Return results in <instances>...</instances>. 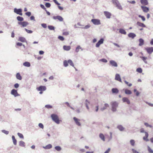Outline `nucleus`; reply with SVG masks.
Listing matches in <instances>:
<instances>
[{
  "label": "nucleus",
  "mask_w": 153,
  "mask_h": 153,
  "mask_svg": "<svg viewBox=\"0 0 153 153\" xmlns=\"http://www.w3.org/2000/svg\"><path fill=\"white\" fill-rule=\"evenodd\" d=\"M18 24L22 27H25L28 25V23L27 22H19Z\"/></svg>",
  "instance_id": "39448f33"
},
{
  "label": "nucleus",
  "mask_w": 153,
  "mask_h": 153,
  "mask_svg": "<svg viewBox=\"0 0 153 153\" xmlns=\"http://www.w3.org/2000/svg\"><path fill=\"white\" fill-rule=\"evenodd\" d=\"M2 131L3 133H4V134H9V132L8 131L3 130H2Z\"/></svg>",
  "instance_id": "6e6d98bb"
},
{
  "label": "nucleus",
  "mask_w": 153,
  "mask_h": 153,
  "mask_svg": "<svg viewBox=\"0 0 153 153\" xmlns=\"http://www.w3.org/2000/svg\"><path fill=\"white\" fill-rule=\"evenodd\" d=\"M141 7L143 10V11L145 13H147L149 10V8L146 7L141 6Z\"/></svg>",
  "instance_id": "9d476101"
},
{
  "label": "nucleus",
  "mask_w": 153,
  "mask_h": 153,
  "mask_svg": "<svg viewBox=\"0 0 153 153\" xmlns=\"http://www.w3.org/2000/svg\"><path fill=\"white\" fill-rule=\"evenodd\" d=\"M53 19L55 20L58 19L60 22H62L63 20V18L59 16H53Z\"/></svg>",
  "instance_id": "0eeeda50"
},
{
  "label": "nucleus",
  "mask_w": 153,
  "mask_h": 153,
  "mask_svg": "<svg viewBox=\"0 0 153 153\" xmlns=\"http://www.w3.org/2000/svg\"><path fill=\"white\" fill-rule=\"evenodd\" d=\"M48 28L50 30H54V27L52 26H48Z\"/></svg>",
  "instance_id": "8fccbe9b"
},
{
  "label": "nucleus",
  "mask_w": 153,
  "mask_h": 153,
  "mask_svg": "<svg viewBox=\"0 0 153 153\" xmlns=\"http://www.w3.org/2000/svg\"><path fill=\"white\" fill-rule=\"evenodd\" d=\"M110 137H108V140H110L112 138V133L111 132L110 133Z\"/></svg>",
  "instance_id": "e2e57ef3"
},
{
  "label": "nucleus",
  "mask_w": 153,
  "mask_h": 153,
  "mask_svg": "<svg viewBox=\"0 0 153 153\" xmlns=\"http://www.w3.org/2000/svg\"><path fill=\"white\" fill-rule=\"evenodd\" d=\"M148 149L149 152L150 153H153V151L149 146L148 147Z\"/></svg>",
  "instance_id": "a18cd8bd"
},
{
  "label": "nucleus",
  "mask_w": 153,
  "mask_h": 153,
  "mask_svg": "<svg viewBox=\"0 0 153 153\" xmlns=\"http://www.w3.org/2000/svg\"><path fill=\"white\" fill-rule=\"evenodd\" d=\"M144 125L146 127H149L150 128H152V126L150 125H149L147 123H144Z\"/></svg>",
  "instance_id": "5fc2aeb1"
},
{
  "label": "nucleus",
  "mask_w": 153,
  "mask_h": 153,
  "mask_svg": "<svg viewBox=\"0 0 153 153\" xmlns=\"http://www.w3.org/2000/svg\"><path fill=\"white\" fill-rule=\"evenodd\" d=\"M68 63L71 66L74 67V63L70 59L68 60Z\"/></svg>",
  "instance_id": "e433bc0d"
},
{
  "label": "nucleus",
  "mask_w": 153,
  "mask_h": 153,
  "mask_svg": "<svg viewBox=\"0 0 153 153\" xmlns=\"http://www.w3.org/2000/svg\"><path fill=\"white\" fill-rule=\"evenodd\" d=\"M100 61L105 63H106L107 62V60L105 59H101Z\"/></svg>",
  "instance_id": "603ef678"
},
{
  "label": "nucleus",
  "mask_w": 153,
  "mask_h": 153,
  "mask_svg": "<svg viewBox=\"0 0 153 153\" xmlns=\"http://www.w3.org/2000/svg\"><path fill=\"white\" fill-rule=\"evenodd\" d=\"M137 24L139 26L142 27H146V26L143 23L140 22H137Z\"/></svg>",
  "instance_id": "6ab92c4d"
},
{
  "label": "nucleus",
  "mask_w": 153,
  "mask_h": 153,
  "mask_svg": "<svg viewBox=\"0 0 153 153\" xmlns=\"http://www.w3.org/2000/svg\"><path fill=\"white\" fill-rule=\"evenodd\" d=\"M19 40L22 42H25L26 41L25 38L23 37H19Z\"/></svg>",
  "instance_id": "cd10ccee"
},
{
  "label": "nucleus",
  "mask_w": 153,
  "mask_h": 153,
  "mask_svg": "<svg viewBox=\"0 0 153 153\" xmlns=\"http://www.w3.org/2000/svg\"><path fill=\"white\" fill-rule=\"evenodd\" d=\"M52 146L51 144H49L46 146L45 148L46 149H49L51 148Z\"/></svg>",
  "instance_id": "49530a36"
},
{
  "label": "nucleus",
  "mask_w": 153,
  "mask_h": 153,
  "mask_svg": "<svg viewBox=\"0 0 153 153\" xmlns=\"http://www.w3.org/2000/svg\"><path fill=\"white\" fill-rule=\"evenodd\" d=\"M148 137V134L147 132H145V136L143 137V139L144 140L148 141L147 138Z\"/></svg>",
  "instance_id": "bb28decb"
},
{
  "label": "nucleus",
  "mask_w": 153,
  "mask_h": 153,
  "mask_svg": "<svg viewBox=\"0 0 153 153\" xmlns=\"http://www.w3.org/2000/svg\"><path fill=\"white\" fill-rule=\"evenodd\" d=\"M125 93L126 94H131V92L130 90L127 89H126L125 90Z\"/></svg>",
  "instance_id": "473e14b6"
},
{
  "label": "nucleus",
  "mask_w": 153,
  "mask_h": 153,
  "mask_svg": "<svg viewBox=\"0 0 153 153\" xmlns=\"http://www.w3.org/2000/svg\"><path fill=\"white\" fill-rule=\"evenodd\" d=\"M104 39H101L96 44V46L97 47H99L100 45L103 43Z\"/></svg>",
  "instance_id": "f8f14e48"
},
{
  "label": "nucleus",
  "mask_w": 153,
  "mask_h": 153,
  "mask_svg": "<svg viewBox=\"0 0 153 153\" xmlns=\"http://www.w3.org/2000/svg\"><path fill=\"white\" fill-rule=\"evenodd\" d=\"M134 92H136V95L137 96H138L139 95V92L137 91V90L136 89H134Z\"/></svg>",
  "instance_id": "0e129e2a"
},
{
  "label": "nucleus",
  "mask_w": 153,
  "mask_h": 153,
  "mask_svg": "<svg viewBox=\"0 0 153 153\" xmlns=\"http://www.w3.org/2000/svg\"><path fill=\"white\" fill-rule=\"evenodd\" d=\"M111 150V149L109 148L104 153H109Z\"/></svg>",
  "instance_id": "774afa93"
},
{
  "label": "nucleus",
  "mask_w": 153,
  "mask_h": 153,
  "mask_svg": "<svg viewBox=\"0 0 153 153\" xmlns=\"http://www.w3.org/2000/svg\"><path fill=\"white\" fill-rule=\"evenodd\" d=\"M51 117L52 120L57 124H59L61 120H59L58 116L56 114H53L51 115Z\"/></svg>",
  "instance_id": "f257e3e1"
},
{
  "label": "nucleus",
  "mask_w": 153,
  "mask_h": 153,
  "mask_svg": "<svg viewBox=\"0 0 153 153\" xmlns=\"http://www.w3.org/2000/svg\"><path fill=\"white\" fill-rule=\"evenodd\" d=\"M55 148L57 151H59L61 149V147L59 146H56L55 147Z\"/></svg>",
  "instance_id": "c03bdc74"
},
{
  "label": "nucleus",
  "mask_w": 153,
  "mask_h": 153,
  "mask_svg": "<svg viewBox=\"0 0 153 153\" xmlns=\"http://www.w3.org/2000/svg\"><path fill=\"white\" fill-rule=\"evenodd\" d=\"M45 6L47 7H49L51 6V4L49 3H47L45 4Z\"/></svg>",
  "instance_id": "4d7b16f0"
},
{
  "label": "nucleus",
  "mask_w": 153,
  "mask_h": 153,
  "mask_svg": "<svg viewBox=\"0 0 153 153\" xmlns=\"http://www.w3.org/2000/svg\"><path fill=\"white\" fill-rule=\"evenodd\" d=\"M99 137L103 141H105V137L102 134H100L99 135Z\"/></svg>",
  "instance_id": "a878e982"
},
{
  "label": "nucleus",
  "mask_w": 153,
  "mask_h": 153,
  "mask_svg": "<svg viewBox=\"0 0 153 153\" xmlns=\"http://www.w3.org/2000/svg\"><path fill=\"white\" fill-rule=\"evenodd\" d=\"M115 79L120 82H122L121 79L120 77L119 74H116L115 75Z\"/></svg>",
  "instance_id": "dca6fc26"
},
{
  "label": "nucleus",
  "mask_w": 153,
  "mask_h": 153,
  "mask_svg": "<svg viewBox=\"0 0 153 153\" xmlns=\"http://www.w3.org/2000/svg\"><path fill=\"white\" fill-rule=\"evenodd\" d=\"M25 14L27 16H30L31 15V13L30 12H27L25 13Z\"/></svg>",
  "instance_id": "69168bd1"
},
{
  "label": "nucleus",
  "mask_w": 153,
  "mask_h": 153,
  "mask_svg": "<svg viewBox=\"0 0 153 153\" xmlns=\"http://www.w3.org/2000/svg\"><path fill=\"white\" fill-rule=\"evenodd\" d=\"M73 119L77 125L78 126H80L81 125V124L79 122L80 121L76 117H74Z\"/></svg>",
  "instance_id": "4468645a"
},
{
  "label": "nucleus",
  "mask_w": 153,
  "mask_h": 153,
  "mask_svg": "<svg viewBox=\"0 0 153 153\" xmlns=\"http://www.w3.org/2000/svg\"><path fill=\"white\" fill-rule=\"evenodd\" d=\"M58 38L61 41H63L64 39V37L61 36H59L58 37Z\"/></svg>",
  "instance_id": "3c124183"
},
{
  "label": "nucleus",
  "mask_w": 153,
  "mask_h": 153,
  "mask_svg": "<svg viewBox=\"0 0 153 153\" xmlns=\"http://www.w3.org/2000/svg\"><path fill=\"white\" fill-rule=\"evenodd\" d=\"M19 145L21 146L25 147V143L22 141H21L19 142Z\"/></svg>",
  "instance_id": "c85d7f7f"
},
{
  "label": "nucleus",
  "mask_w": 153,
  "mask_h": 153,
  "mask_svg": "<svg viewBox=\"0 0 153 153\" xmlns=\"http://www.w3.org/2000/svg\"><path fill=\"white\" fill-rule=\"evenodd\" d=\"M138 17H139L141 18L143 21H145L146 19L145 18L144 16H142L140 15H139L138 16Z\"/></svg>",
  "instance_id": "37998d69"
},
{
  "label": "nucleus",
  "mask_w": 153,
  "mask_h": 153,
  "mask_svg": "<svg viewBox=\"0 0 153 153\" xmlns=\"http://www.w3.org/2000/svg\"><path fill=\"white\" fill-rule=\"evenodd\" d=\"M91 22L95 25H99L101 24L100 20L98 19H93L91 20Z\"/></svg>",
  "instance_id": "20e7f679"
},
{
  "label": "nucleus",
  "mask_w": 153,
  "mask_h": 153,
  "mask_svg": "<svg viewBox=\"0 0 153 153\" xmlns=\"http://www.w3.org/2000/svg\"><path fill=\"white\" fill-rule=\"evenodd\" d=\"M136 71L137 72L139 73H142V70L141 68H138L137 70Z\"/></svg>",
  "instance_id": "a19ab883"
},
{
  "label": "nucleus",
  "mask_w": 153,
  "mask_h": 153,
  "mask_svg": "<svg viewBox=\"0 0 153 153\" xmlns=\"http://www.w3.org/2000/svg\"><path fill=\"white\" fill-rule=\"evenodd\" d=\"M11 94L14 95L15 97H16L19 95L17 91L14 89H13L11 91Z\"/></svg>",
  "instance_id": "ddd939ff"
},
{
  "label": "nucleus",
  "mask_w": 153,
  "mask_h": 153,
  "mask_svg": "<svg viewBox=\"0 0 153 153\" xmlns=\"http://www.w3.org/2000/svg\"><path fill=\"white\" fill-rule=\"evenodd\" d=\"M122 100L123 102H126L127 103L129 104H130V102L128 99L127 97H123L122 99Z\"/></svg>",
  "instance_id": "f3484780"
},
{
  "label": "nucleus",
  "mask_w": 153,
  "mask_h": 153,
  "mask_svg": "<svg viewBox=\"0 0 153 153\" xmlns=\"http://www.w3.org/2000/svg\"><path fill=\"white\" fill-rule=\"evenodd\" d=\"M145 49L149 54H151L153 52V47H147L145 48Z\"/></svg>",
  "instance_id": "423d86ee"
},
{
  "label": "nucleus",
  "mask_w": 153,
  "mask_h": 153,
  "mask_svg": "<svg viewBox=\"0 0 153 153\" xmlns=\"http://www.w3.org/2000/svg\"><path fill=\"white\" fill-rule=\"evenodd\" d=\"M17 20L19 21H22L24 20V19L23 17L20 16H18L17 17Z\"/></svg>",
  "instance_id": "c9c22d12"
},
{
  "label": "nucleus",
  "mask_w": 153,
  "mask_h": 153,
  "mask_svg": "<svg viewBox=\"0 0 153 153\" xmlns=\"http://www.w3.org/2000/svg\"><path fill=\"white\" fill-rule=\"evenodd\" d=\"M111 110L113 111H116V108L118 106V104L116 102H111Z\"/></svg>",
  "instance_id": "7ed1b4c3"
},
{
  "label": "nucleus",
  "mask_w": 153,
  "mask_h": 153,
  "mask_svg": "<svg viewBox=\"0 0 153 153\" xmlns=\"http://www.w3.org/2000/svg\"><path fill=\"white\" fill-rule=\"evenodd\" d=\"M14 12L17 14H19L21 16L22 15V10L21 9H18L16 8H15L14 9Z\"/></svg>",
  "instance_id": "1a4fd4ad"
},
{
  "label": "nucleus",
  "mask_w": 153,
  "mask_h": 153,
  "mask_svg": "<svg viewBox=\"0 0 153 153\" xmlns=\"http://www.w3.org/2000/svg\"><path fill=\"white\" fill-rule=\"evenodd\" d=\"M140 58H141L143 61L146 63H147V62L146 61V60L147 59V57H145L144 56H141Z\"/></svg>",
  "instance_id": "4c0bfd02"
},
{
  "label": "nucleus",
  "mask_w": 153,
  "mask_h": 153,
  "mask_svg": "<svg viewBox=\"0 0 153 153\" xmlns=\"http://www.w3.org/2000/svg\"><path fill=\"white\" fill-rule=\"evenodd\" d=\"M80 49H81V50H82V49L80 46H78L76 49V52H78L79 51Z\"/></svg>",
  "instance_id": "72a5a7b5"
},
{
  "label": "nucleus",
  "mask_w": 153,
  "mask_h": 153,
  "mask_svg": "<svg viewBox=\"0 0 153 153\" xmlns=\"http://www.w3.org/2000/svg\"><path fill=\"white\" fill-rule=\"evenodd\" d=\"M89 103H90L88 101V100H85V105H86V108L88 110L89 109V108L88 106V104H89Z\"/></svg>",
  "instance_id": "f704fd0d"
},
{
  "label": "nucleus",
  "mask_w": 153,
  "mask_h": 153,
  "mask_svg": "<svg viewBox=\"0 0 153 153\" xmlns=\"http://www.w3.org/2000/svg\"><path fill=\"white\" fill-rule=\"evenodd\" d=\"M124 82L128 86L130 87L132 85V84L131 83H129L128 82L126 81V80L124 81Z\"/></svg>",
  "instance_id": "09e8293b"
},
{
  "label": "nucleus",
  "mask_w": 153,
  "mask_h": 153,
  "mask_svg": "<svg viewBox=\"0 0 153 153\" xmlns=\"http://www.w3.org/2000/svg\"><path fill=\"white\" fill-rule=\"evenodd\" d=\"M130 143L131 146H133L135 144V141L134 140H131L130 141Z\"/></svg>",
  "instance_id": "79ce46f5"
},
{
  "label": "nucleus",
  "mask_w": 153,
  "mask_h": 153,
  "mask_svg": "<svg viewBox=\"0 0 153 153\" xmlns=\"http://www.w3.org/2000/svg\"><path fill=\"white\" fill-rule=\"evenodd\" d=\"M119 32L122 34L126 35V34L125 30L123 29H119Z\"/></svg>",
  "instance_id": "b1692460"
},
{
  "label": "nucleus",
  "mask_w": 153,
  "mask_h": 153,
  "mask_svg": "<svg viewBox=\"0 0 153 153\" xmlns=\"http://www.w3.org/2000/svg\"><path fill=\"white\" fill-rule=\"evenodd\" d=\"M18 135L20 138L23 139L24 138V137L23 134L20 133H18Z\"/></svg>",
  "instance_id": "de8ad7c7"
},
{
  "label": "nucleus",
  "mask_w": 153,
  "mask_h": 153,
  "mask_svg": "<svg viewBox=\"0 0 153 153\" xmlns=\"http://www.w3.org/2000/svg\"><path fill=\"white\" fill-rule=\"evenodd\" d=\"M110 64L113 66L116 67L117 66V63L113 60H111L110 61Z\"/></svg>",
  "instance_id": "a211bd4d"
},
{
  "label": "nucleus",
  "mask_w": 153,
  "mask_h": 153,
  "mask_svg": "<svg viewBox=\"0 0 153 153\" xmlns=\"http://www.w3.org/2000/svg\"><path fill=\"white\" fill-rule=\"evenodd\" d=\"M63 35H64L67 36L69 34V33L68 32L65 31L63 33Z\"/></svg>",
  "instance_id": "052dcab7"
},
{
  "label": "nucleus",
  "mask_w": 153,
  "mask_h": 153,
  "mask_svg": "<svg viewBox=\"0 0 153 153\" xmlns=\"http://www.w3.org/2000/svg\"><path fill=\"white\" fill-rule=\"evenodd\" d=\"M23 65L25 66L29 67L30 66V64L29 62H25L23 63Z\"/></svg>",
  "instance_id": "7c9ffc66"
},
{
  "label": "nucleus",
  "mask_w": 153,
  "mask_h": 153,
  "mask_svg": "<svg viewBox=\"0 0 153 153\" xmlns=\"http://www.w3.org/2000/svg\"><path fill=\"white\" fill-rule=\"evenodd\" d=\"M25 30L28 33H31L33 32V31L32 30H28L27 29L25 28Z\"/></svg>",
  "instance_id": "864d4df0"
},
{
  "label": "nucleus",
  "mask_w": 153,
  "mask_h": 153,
  "mask_svg": "<svg viewBox=\"0 0 153 153\" xmlns=\"http://www.w3.org/2000/svg\"><path fill=\"white\" fill-rule=\"evenodd\" d=\"M36 89L38 91H45L46 90V87L45 86H41L37 88Z\"/></svg>",
  "instance_id": "6e6552de"
},
{
  "label": "nucleus",
  "mask_w": 153,
  "mask_h": 153,
  "mask_svg": "<svg viewBox=\"0 0 153 153\" xmlns=\"http://www.w3.org/2000/svg\"><path fill=\"white\" fill-rule=\"evenodd\" d=\"M45 107L48 108H52V106L50 105H46L45 106Z\"/></svg>",
  "instance_id": "13d9d810"
},
{
  "label": "nucleus",
  "mask_w": 153,
  "mask_h": 153,
  "mask_svg": "<svg viewBox=\"0 0 153 153\" xmlns=\"http://www.w3.org/2000/svg\"><path fill=\"white\" fill-rule=\"evenodd\" d=\"M139 46H141L143 45L144 44V40L143 39H139Z\"/></svg>",
  "instance_id": "393cba45"
},
{
  "label": "nucleus",
  "mask_w": 153,
  "mask_h": 153,
  "mask_svg": "<svg viewBox=\"0 0 153 153\" xmlns=\"http://www.w3.org/2000/svg\"><path fill=\"white\" fill-rule=\"evenodd\" d=\"M141 4L143 5H147L148 4V2L147 0H140Z\"/></svg>",
  "instance_id": "9b49d317"
},
{
  "label": "nucleus",
  "mask_w": 153,
  "mask_h": 153,
  "mask_svg": "<svg viewBox=\"0 0 153 153\" xmlns=\"http://www.w3.org/2000/svg\"><path fill=\"white\" fill-rule=\"evenodd\" d=\"M104 13L107 18H110L111 16V14L110 13L107 11H105Z\"/></svg>",
  "instance_id": "2eb2a0df"
},
{
  "label": "nucleus",
  "mask_w": 153,
  "mask_h": 153,
  "mask_svg": "<svg viewBox=\"0 0 153 153\" xmlns=\"http://www.w3.org/2000/svg\"><path fill=\"white\" fill-rule=\"evenodd\" d=\"M112 2L116 7L120 10H122L123 8L118 0H112Z\"/></svg>",
  "instance_id": "f03ea898"
},
{
  "label": "nucleus",
  "mask_w": 153,
  "mask_h": 153,
  "mask_svg": "<svg viewBox=\"0 0 153 153\" xmlns=\"http://www.w3.org/2000/svg\"><path fill=\"white\" fill-rule=\"evenodd\" d=\"M63 48L65 50L68 51L71 49V47L70 46L64 45Z\"/></svg>",
  "instance_id": "412c9836"
},
{
  "label": "nucleus",
  "mask_w": 153,
  "mask_h": 153,
  "mask_svg": "<svg viewBox=\"0 0 153 153\" xmlns=\"http://www.w3.org/2000/svg\"><path fill=\"white\" fill-rule=\"evenodd\" d=\"M118 128L120 131L123 130L124 128L122 126H119L117 127Z\"/></svg>",
  "instance_id": "ea45409f"
},
{
  "label": "nucleus",
  "mask_w": 153,
  "mask_h": 153,
  "mask_svg": "<svg viewBox=\"0 0 153 153\" xmlns=\"http://www.w3.org/2000/svg\"><path fill=\"white\" fill-rule=\"evenodd\" d=\"M12 138L13 140V144L15 145H16L17 144V141L16 139L15 138V137L14 136H12Z\"/></svg>",
  "instance_id": "2f4dec72"
},
{
  "label": "nucleus",
  "mask_w": 153,
  "mask_h": 153,
  "mask_svg": "<svg viewBox=\"0 0 153 153\" xmlns=\"http://www.w3.org/2000/svg\"><path fill=\"white\" fill-rule=\"evenodd\" d=\"M109 106V105L108 104L105 103L104 105V106L103 107L101 108V110L102 111H103L107 108Z\"/></svg>",
  "instance_id": "5701e85b"
},
{
  "label": "nucleus",
  "mask_w": 153,
  "mask_h": 153,
  "mask_svg": "<svg viewBox=\"0 0 153 153\" xmlns=\"http://www.w3.org/2000/svg\"><path fill=\"white\" fill-rule=\"evenodd\" d=\"M16 77L17 79L19 80H21L22 78L19 73H17L16 74Z\"/></svg>",
  "instance_id": "c756f323"
},
{
  "label": "nucleus",
  "mask_w": 153,
  "mask_h": 153,
  "mask_svg": "<svg viewBox=\"0 0 153 153\" xmlns=\"http://www.w3.org/2000/svg\"><path fill=\"white\" fill-rule=\"evenodd\" d=\"M91 26L90 25H86L84 28V29H88Z\"/></svg>",
  "instance_id": "338daca9"
},
{
  "label": "nucleus",
  "mask_w": 153,
  "mask_h": 153,
  "mask_svg": "<svg viewBox=\"0 0 153 153\" xmlns=\"http://www.w3.org/2000/svg\"><path fill=\"white\" fill-rule=\"evenodd\" d=\"M128 36L129 37L131 38L132 39H133L136 36L134 33H129Z\"/></svg>",
  "instance_id": "aec40b11"
},
{
  "label": "nucleus",
  "mask_w": 153,
  "mask_h": 153,
  "mask_svg": "<svg viewBox=\"0 0 153 153\" xmlns=\"http://www.w3.org/2000/svg\"><path fill=\"white\" fill-rule=\"evenodd\" d=\"M128 2L129 3L133 4H134L136 3V2L134 1H128Z\"/></svg>",
  "instance_id": "680f3d73"
},
{
  "label": "nucleus",
  "mask_w": 153,
  "mask_h": 153,
  "mask_svg": "<svg viewBox=\"0 0 153 153\" xmlns=\"http://www.w3.org/2000/svg\"><path fill=\"white\" fill-rule=\"evenodd\" d=\"M68 61L65 60L63 62L64 65L65 67H67L68 65Z\"/></svg>",
  "instance_id": "58836bf2"
},
{
  "label": "nucleus",
  "mask_w": 153,
  "mask_h": 153,
  "mask_svg": "<svg viewBox=\"0 0 153 153\" xmlns=\"http://www.w3.org/2000/svg\"><path fill=\"white\" fill-rule=\"evenodd\" d=\"M39 126L41 128L43 129L44 128L43 125L41 123H39Z\"/></svg>",
  "instance_id": "bf43d9fd"
},
{
  "label": "nucleus",
  "mask_w": 153,
  "mask_h": 153,
  "mask_svg": "<svg viewBox=\"0 0 153 153\" xmlns=\"http://www.w3.org/2000/svg\"><path fill=\"white\" fill-rule=\"evenodd\" d=\"M111 91L113 93L117 94L119 92L117 88H113L111 90Z\"/></svg>",
  "instance_id": "4be33fe9"
}]
</instances>
